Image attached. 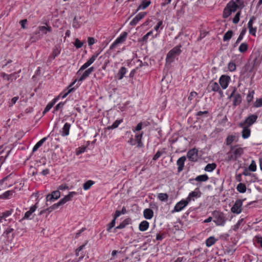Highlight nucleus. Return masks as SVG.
Instances as JSON below:
<instances>
[{"label":"nucleus","instance_id":"nucleus-1","mask_svg":"<svg viewBox=\"0 0 262 262\" xmlns=\"http://www.w3.org/2000/svg\"><path fill=\"white\" fill-rule=\"evenodd\" d=\"M244 153L243 148L238 145L231 146L230 150L227 153L228 161H236Z\"/></svg>","mask_w":262,"mask_h":262},{"label":"nucleus","instance_id":"nucleus-2","mask_svg":"<svg viewBox=\"0 0 262 262\" xmlns=\"http://www.w3.org/2000/svg\"><path fill=\"white\" fill-rule=\"evenodd\" d=\"M181 46H177L171 50L167 54L166 60L168 62H172L174 58L178 56L181 52L180 50Z\"/></svg>","mask_w":262,"mask_h":262},{"label":"nucleus","instance_id":"nucleus-3","mask_svg":"<svg viewBox=\"0 0 262 262\" xmlns=\"http://www.w3.org/2000/svg\"><path fill=\"white\" fill-rule=\"evenodd\" d=\"M257 118L258 116L256 114L250 115L245 119L244 122H240L238 124V126L243 127L244 125H246L250 127L256 122Z\"/></svg>","mask_w":262,"mask_h":262},{"label":"nucleus","instance_id":"nucleus-4","mask_svg":"<svg viewBox=\"0 0 262 262\" xmlns=\"http://www.w3.org/2000/svg\"><path fill=\"white\" fill-rule=\"evenodd\" d=\"M236 89L234 88L231 94L229 96V98H233V105L236 106L240 104L242 102V98L241 94L236 93Z\"/></svg>","mask_w":262,"mask_h":262},{"label":"nucleus","instance_id":"nucleus-5","mask_svg":"<svg viewBox=\"0 0 262 262\" xmlns=\"http://www.w3.org/2000/svg\"><path fill=\"white\" fill-rule=\"evenodd\" d=\"M127 36V33L126 32H123L121 35L112 44L110 47V49H113L115 48L117 45L123 42L126 40Z\"/></svg>","mask_w":262,"mask_h":262},{"label":"nucleus","instance_id":"nucleus-6","mask_svg":"<svg viewBox=\"0 0 262 262\" xmlns=\"http://www.w3.org/2000/svg\"><path fill=\"white\" fill-rule=\"evenodd\" d=\"M98 54L93 55L90 59L87 61L84 64H83L80 68V69L78 70L77 74H79L80 72L85 69H86L87 68H88L90 66H91L96 60V58L98 56Z\"/></svg>","mask_w":262,"mask_h":262},{"label":"nucleus","instance_id":"nucleus-7","mask_svg":"<svg viewBox=\"0 0 262 262\" xmlns=\"http://www.w3.org/2000/svg\"><path fill=\"white\" fill-rule=\"evenodd\" d=\"M242 204L243 202L241 200H236L231 209V212L236 214L240 213L242 211Z\"/></svg>","mask_w":262,"mask_h":262},{"label":"nucleus","instance_id":"nucleus-8","mask_svg":"<svg viewBox=\"0 0 262 262\" xmlns=\"http://www.w3.org/2000/svg\"><path fill=\"white\" fill-rule=\"evenodd\" d=\"M201 195V192L199 190L198 188H196L193 191H192L189 193L188 197L186 198V200L188 202H190L191 200L194 201V198H198L200 197Z\"/></svg>","mask_w":262,"mask_h":262},{"label":"nucleus","instance_id":"nucleus-9","mask_svg":"<svg viewBox=\"0 0 262 262\" xmlns=\"http://www.w3.org/2000/svg\"><path fill=\"white\" fill-rule=\"evenodd\" d=\"M230 80V77L229 76H221L219 80V82L223 89H225L227 88Z\"/></svg>","mask_w":262,"mask_h":262},{"label":"nucleus","instance_id":"nucleus-10","mask_svg":"<svg viewBox=\"0 0 262 262\" xmlns=\"http://www.w3.org/2000/svg\"><path fill=\"white\" fill-rule=\"evenodd\" d=\"M187 156L190 161H196L198 159V150L195 148L189 150L187 152Z\"/></svg>","mask_w":262,"mask_h":262},{"label":"nucleus","instance_id":"nucleus-11","mask_svg":"<svg viewBox=\"0 0 262 262\" xmlns=\"http://www.w3.org/2000/svg\"><path fill=\"white\" fill-rule=\"evenodd\" d=\"M189 203L187 200L186 199L185 200H182L180 202H178L175 206L174 210L172 211L173 212H179L182 210Z\"/></svg>","mask_w":262,"mask_h":262},{"label":"nucleus","instance_id":"nucleus-12","mask_svg":"<svg viewBox=\"0 0 262 262\" xmlns=\"http://www.w3.org/2000/svg\"><path fill=\"white\" fill-rule=\"evenodd\" d=\"M20 72V70H19L18 72H14L13 73H12L10 75H8L7 74H6L5 73H4V72H2L1 73V76L7 79V80H10V81H13L14 79L15 80L16 79V78H17V75L18 74V73H19Z\"/></svg>","mask_w":262,"mask_h":262},{"label":"nucleus","instance_id":"nucleus-13","mask_svg":"<svg viewBox=\"0 0 262 262\" xmlns=\"http://www.w3.org/2000/svg\"><path fill=\"white\" fill-rule=\"evenodd\" d=\"M60 193L58 190L54 191L51 194L47 195L46 197L47 202L57 200L60 198Z\"/></svg>","mask_w":262,"mask_h":262},{"label":"nucleus","instance_id":"nucleus-14","mask_svg":"<svg viewBox=\"0 0 262 262\" xmlns=\"http://www.w3.org/2000/svg\"><path fill=\"white\" fill-rule=\"evenodd\" d=\"M37 204L38 202H37L34 205L30 207L29 210L25 213V215L22 219V220L31 219L30 217L32 214L36 210V209L38 207Z\"/></svg>","mask_w":262,"mask_h":262},{"label":"nucleus","instance_id":"nucleus-15","mask_svg":"<svg viewBox=\"0 0 262 262\" xmlns=\"http://www.w3.org/2000/svg\"><path fill=\"white\" fill-rule=\"evenodd\" d=\"M146 15V12H141L137 14L130 22V25L135 26Z\"/></svg>","mask_w":262,"mask_h":262},{"label":"nucleus","instance_id":"nucleus-16","mask_svg":"<svg viewBox=\"0 0 262 262\" xmlns=\"http://www.w3.org/2000/svg\"><path fill=\"white\" fill-rule=\"evenodd\" d=\"M95 70V68L93 67H92L86 70L82 75V76L79 78L78 81H82L85 79L87 77H88L90 75L94 72Z\"/></svg>","mask_w":262,"mask_h":262},{"label":"nucleus","instance_id":"nucleus-17","mask_svg":"<svg viewBox=\"0 0 262 262\" xmlns=\"http://www.w3.org/2000/svg\"><path fill=\"white\" fill-rule=\"evenodd\" d=\"M76 194L75 192H70L68 195H66L64 198L61 199L59 201V204L60 205H62L64 204L68 201H69L71 200V199Z\"/></svg>","mask_w":262,"mask_h":262},{"label":"nucleus","instance_id":"nucleus-18","mask_svg":"<svg viewBox=\"0 0 262 262\" xmlns=\"http://www.w3.org/2000/svg\"><path fill=\"white\" fill-rule=\"evenodd\" d=\"M208 87L212 91L219 92L220 94H223V92L221 90L219 84L216 82H211L208 85Z\"/></svg>","mask_w":262,"mask_h":262},{"label":"nucleus","instance_id":"nucleus-19","mask_svg":"<svg viewBox=\"0 0 262 262\" xmlns=\"http://www.w3.org/2000/svg\"><path fill=\"white\" fill-rule=\"evenodd\" d=\"M185 156L181 157L177 161V164L178 166V171L179 172L182 171L183 169L185 161H186Z\"/></svg>","mask_w":262,"mask_h":262},{"label":"nucleus","instance_id":"nucleus-20","mask_svg":"<svg viewBox=\"0 0 262 262\" xmlns=\"http://www.w3.org/2000/svg\"><path fill=\"white\" fill-rule=\"evenodd\" d=\"M243 128V130L242 132V136L243 138L247 139L249 138L250 136L251 130L249 126L244 125L243 127H241Z\"/></svg>","mask_w":262,"mask_h":262},{"label":"nucleus","instance_id":"nucleus-21","mask_svg":"<svg viewBox=\"0 0 262 262\" xmlns=\"http://www.w3.org/2000/svg\"><path fill=\"white\" fill-rule=\"evenodd\" d=\"M61 49L59 47L55 46L53 50L52 55L49 57L48 60L51 61L55 58V57L60 54Z\"/></svg>","mask_w":262,"mask_h":262},{"label":"nucleus","instance_id":"nucleus-22","mask_svg":"<svg viewBox=\"0 0 262 262\" xmlns=\"http://www.w3.org/2000/svg\"><path fill=\"white\" fill-rule=\"evenodd\" d=\"M70 127L71 124L68 123H66L60 132L61 135L63 137L69 135Z\"/></svg>","mask_w":262,"mask_h":262},{"label":"nucleus","instance_id":"nucleus-23","mask_svg":"<svg viewBox=\"0 0 262 262\" xmlns=\"http://www.w3.org/2000/svg\"><path fill=\"white\" fill-rule=\"evenodd\" d=\"M144 217L147 220L151 219L154 215V211L149 208L145 209L143 212Z\"/></svg>","mask_w":262,"mask_h":262},{"label":"nucleus","instance_id":"nucleus-24","mask_svg":"<svg viewBox=\"0 0 262 262\" xmlns=\"http://www.w3.org/2000/svg\"><path fill=\"white\" fill-rule=\"evenodd\" d=\"M126 68L124 67H122L119 69L116 75V77L119 80H121L123 78V77H124V75L126 73Z\"/></svg>","mask_w":262,"mask_h":262},{"label":"nucleus","instance_id":"nucleus-25","mask_svg":"<svg viewBox=\"0 0 262 262\" xmlns=\"http://www.w3.org/2000/svg\"><path fill=\"white\" fill-rule=\"evenodd\" d=\"M130 222V219H126L124 220L122 223L120 224V225L118 226H117L115 229L114 230L116 231L117 229H121L125 228L126 225H128Z\"/></svg>","mask_w":262,"mask_h":262},{"label":"nucleus","instance_id":"nucleus-26","mask_svg":"<svg viewBox=\"0 0 262 262\" xmlns=\"http://www.w3.org/2000/svg\"><path fill=\"white\" fill-rule=\"evenodd\" d=\"M251 57H254V56H252ZM252 57L251 58L252 59ZM251 64H252V67L251 69L250 70V72H252L255 68L258 66L259 64V62L257 59V57L256 56H254V57L252 59V61H251Z\"/></svg>","mask_w":262,"mask_h":262},{"label":"nucleus","instance_id":"nucleus-27","mask_svg":"<svg viewBox=\"0 0 262 262\" xmlns=\"http://www.w3.org/2000/svg\"><path fill=\"white\" fill-rule=\"evenodd\" d=\"M217 217L216 218V220H214L213 221L217 225H222L225 222L224 217H223V215L222 213H220L219 212H217Z\"/></svg>","mask_w":262,"mask_h":262},{"label":"nucleus","instance_id":"nucleus-28","mask_svg":"<svg viewBox=\"0 0 262 262\" xmlns=\"http://www.w3.org/2000/svg\"><path fill=\"white\" fill-rule=\"evenodd\" d=\"M149 227V223L146 221H142L139 225V229L141 231H146Z\"/></svg>","mask_w":262,"mask_h":262},{"label":"nucleus","instance_id":"nucleus-29","mask_svg":"<svg viewBox=\"0 0 262 262\" xmlns=\"http://www.w3.org/2000/svg\"><path fill=\"white\" fill-rule=\"evenodd\" d=\"M47 139V137H44L42 139H41L39 141H38L34 146L32 151L35 152V151H36L46 141Z\"/></svg>","mask_w":262,"mask_h":262},{"label":"nucleus","instance_id":"nucleus-30","mask_svg":"<svg viewBox=\"0 0 262 262\" xmlns=\"http://www.w3.org/2000/svg\"><path fill=\"white\" fill-rule=\"evenodd\" d=\"M227 6L231 10V12H235L238 7V5L233 1H230Z\"/></svg>","mask_w":262,"mask_h":262},{"label":"nucleus","instance_id":"nucleus-31","mask_svg":"<svg viewBox=\"0 0 262 262\" xmlns=\"http://www.w3.org/2000/svg\"><path fill=\"white\" fill-rule=\"evenodd\" d=\"M41 38V36L39 32L37 31L31 37L30 41L31 42H34Z\"/></svg>","mask_w":262,"mask_h":262},{"label":"nucleus","instance_id":"nucleus-32","mask_svg":"<svg viewBox=\"0 0 262 262\" xmlns=\"http://www.w3.org/2000/svg\"><path fill=\"white\" fill-rule=\"evenodd\" d=\"M216 167V164L213 163L211 164H208L204 168V170L208 172H211L214 170Z\"/></svg>","mask_w":262,"mask_h":262},{"label":"nucleus","instance_id":"nucleus-33","mask_svg":"<svg viewBox=\"0 0 262 262\" xmlns=\"http://www.w3.org/2000/svg\"><path fill=\"white\" fill-rule=\"evenodd\" d=\"M52 30L51 27L50 26H39L38 27V32H42V33L45 34H47L48 32H51Z\"/></svg>","mask_w":262,"mask_h":262},{"label":"nucleus","instance_id":"nucleus-34","mask_svg":"<svg viewBox=\"0 0 262 262\" xmlns=\"http://www.w3.org/2000/svg\"><path fill=\"white\" fill-rule=\"evenodd\" d=\"M208 179V176L205 174L197 176L194 180L198 182H205L207 181Z\"/></svg>","mask_w":262,"mask_h":262},{"label":"nucleus","instance_id":"nucleus-35","mask_svg":"<svg viewBox=\"0 0 262 262\" xmlns=\"http://www.w3.org/2000/svg\"><path fill=\"white\" fill-rule=\"evenodd\" d=\"M233 35V31L232 30L228 31L224 35L223 40L224 41H227L229 40Z\"/></svg>","mask_w":262,"mask_h":262},{"label":"nucleus","instance_id":"nucleus-36","mask_svg":"<svg viewBox=\"0 0 262 262\" xmlns=\"http://www.w3.org/2000/svg\"><path fill=\"white\" fill-rule=\"evenodd\" d=\"M150 4V1H149L147 2H143L142 4L139 6L136 11H138L141 9L144 10L146 9Z\"/></svg>","mask_w":262,"mask_h":262},{"label":"nucleus","instance_id":"nucleus-37","mask_svg":"<svg viewBox=\"0 0 262 262\" xmlns=\"http://www.w3.org/2000/svg\"><path fill=\"white\" fill-rule=\"evenodd\" d=\"M76 80H75L74 82H73L69 86V87L68 88V91L67 92H66L62 96V98H66L68 95L71 92H72V91H74V88H71L72 86L74 84V83L76 82Z\"/></svg>","mask_w":262,"mask_h":262},{"label":"nucleus","instance_id":"nucleus-38","mask_svg":"<svg viewBox=\"0 0 262 262\" xmlns=\"http://www.w3.org/2000/svg\"><path fill=\"white\" fill-rule=\"evenodd\" d=\"M216 242V239L214 237L211 236L208 238L206 241V244L207 247H210L213 245Z\"/></svg>","mask_w":262,"mask_h":262},{"label":"nucleus","instance_id":"nucleus-39","mask_svg":"<svg viewBox=\"0 0 262 262\" xmlns=\"http://www.w3.org/2000/svg\"><path fill=\"white\" fill-rule=\"evenodd\" d=\"M94 184V182L92 180H88L83 185V188L84 190H86L90 188V187Z\"/></svg>","mask_w":262,"mask_h":262},{"label":"nucleus","instance_id":"nucleus-40","mask_svg":"<svg viewBox=\"0 0 262 262\" xmlns=\"http://www.w3.org/2000/svg\"><path fill=\"white\" fill-rule=\"evenodd\" d=\"M142 135H143V133H142L141 134L137 135L135 136L136 141H137V142L138 143V147H141L143 145V143H142V141H141Z\"/></svg>","mask_w":262,"mask_h":262},{"label":"nucleus","instance_id":"nucleus-41","mask_svg":"<svg viewBox=\"0 0 262 262\" xmlns=\"http://www.w3.org/2000/svg\"><path fill=\"white\" fill-rule=\"evenodd\" d=\"M248 44L246 42H243L239 46L238 50L241 53H245L248 50Z\"/></svg>","mask_w":262,"mask_h":262},{"label":"nucleus","instance_id":"nucleus-42","mask_svg":"<svg viewBox=\"0 0 262 262\" xmlns=\"http://www.w3.org/2000/svg\"><path fill=\"white\" fill-rule=\"evenodd\" d=\"M57 99V98H55L53 100V102H50L49 103L47 106L46 107H45L43 112V114H45V113H46L47 112H48V111H49V110L53 107V106L54 105V104H55V102H56V100Z\"/></svg>","mask_w":262,"mask_h":262},{"label":"nucleus","instance_id":"nucleus-43","mask_svg":"<svg viewBox=\"0 0 262 262\" xmlns=\"http://www.w3.org/2000/svg\"><path fill=\"white\" fill-rule=\"evenodd\" d=\"M236 189L239 192L244 193L246 190V187L244 184L239 183L237 185Z\"/></svg>","mask_w":262,"mask_h":262},{"label":"nucleus","instance_id":"nucleus-44","mask_svg":"<svg viewBox=\"0 0 262 262\" xmlns=\"http://www.w3.org/2000/svg\"><path fill=\"white\" fill-rule=\"evenodd\" d=\"M158 198L161 201H166L168 200V195L166 193H160L158 194Z\"/></svg>","mask_w":262,"mask_h":262},{"label":"nucleus","instance_id":"nucleus-45","mask_svg":"<svg viewBox=\"0 0 262 262\" xmlns=\"http://www.w3.org/2000/svg\"><path fill=\"white\" fill-rule=\"evenodd\" d=\"M231 13V10L227 6L224 10L223 16L224 18H227Z\"/></svg>","mask_w":262,"mask_h":262},{"label":"nucleus","instance_id":"nucleus-46","mask_svg":"<svg viewBox=\"0 0 262 262\" xmlns=\"http://www.w3.org/2000/svg\"><path fill=\"white\" fill-rule=\"evenodd\" d=\"M121 122V120H116L112 125L108 126L106 128L107 129H113L116 128L118 126Z\"/></svg>","mask_w":262,"mask_h":262},{"label":"nucleus","instance_id":"nucleus-47","mask_svg":"<svg viewBox=\"0 0 262 262\" xmlns=\"http://www.w3.org/2000/svg\"><path fill=\"white\" fill-rule=\"evenodd\" d=\"M235 136H228L226 138V144L227 145H230L232 143V142L235 140Z\"/></svg>","mask_w":262,"mask_h":262},{"label":"nucleus","instance_id":"nucleus-48","mask_svg":"<svg viewBox=\"0 0 262 262\" xmlns=\"http://www.w3.org/2000/svg\"><path fill=\"white\" fill-rule=\"evenodd\" d=\"M228 70L231 72H233L236 70V64L233 62H230L228 64Z\"/></svg>","mask_w":262,"mask_h":262},{"label":"nucleus","instance_id":"nucleus-49","mask_svg":"<svg viewBox=\"0 0 262 262\" xmlns=\"http://www.w3.org/2000/svg\"><path fill=\"white\" fill-rule=\"evenodd\" d=\"M249 170L251 171H255L256 170V163L254 160L251 161L250 165L249 166Z\"/></svg>","mask_w":262,"mask_h":262},{"label":"nucleus","instance_id":"nucleus-50","mask_svg":"<svg viewBox=\"0 0 262 262\" xmlns=\"http://www.w3.org/2000/svg\"><path fill=\"white\" fill-rule=\"evenodd\" d=\"M255 19H256V17L254 16H252L250 18V19L248 23V28H249V30L250 29V28H252L253 27V22L255 20Z\"/></svg>","mask_w":262,"mask_h":262},{"label":"nucleus","instance_id":"nucleus-51","mask_svg":"<svg viewBox=\"0 0 262 262\" xmlns=\"http://www.w3.org/2000/svg\"><path fill=\"white\" fill-rule=\"evenodd\" d=\"M254 106L255 107H259L262 106V98L256 99L254 102Z\"/></svg>","mask_w":262,"mask_h":262},{"label":"nucleus","instance_id":"nucleus-52","mask_svg":"<svg viewBox=\"0 0 262 262\" xmlns=\"http://www.w3.org/2000/svg\"><path fill=\"white\" fill-rule=\"evenodd\" d=\"M254 94V92L253 91H252V92H250L248 94V95L247 96V98H246L248 102H250L252 101L253 98Z\"/></svg>","mask_w":262,"mask_h":262},{"label":"nucleus","instance_id":"nucleus-53","mask_svg":"<svg viewBox=\"0 0 262 262\" xmlns=\"http://www.w3.org/2000/svg\"><path fill=\"white\" fill-rule=\"evenodd\" d=\"M240 14H241V12L239 11L238 12L235 16H234V17L233 18V23L235 24H237L239 20V16H240Z\"/></svg>","mask_w":262,"mask_h":262},{"label":"nucleus","instance_id":"nucleus-54","mask_svg":"<svg viewBox=\"0 0 262 262\" xmlns=\"http://www.w3.org/2000/svg\"><path fill=\"white\" fill-rule=\"evenodd\" d=\"M74 45L77 48H80L83 46V42L80 41L78 38L75 39Z\"/></svg>","mask_w":262,"mask_h":262},{"label":"nucleus","instance_id":"nucleus-55","mask_svg":"<svg viewBox=\"0 0 262 262\" xmlns=\"http://www.w3.org/2000/svg\"><path fill=\"white\" fill-rule=\"evenodd\" d=\"M198 93L195 92H191L189 96L188 99L191 101L194 97H196Z\"/></svg>","mask_w":262,"mask_h":262},{"label":"nucleus","instance_id":"nucleus-56","mask_svg":"<svg viewBox=\"0 0 262 262\" xmlns=\"http://www.w3.org/2000/svg\"><path fill=\"white\" fill-rule=\"evenodd\" d=\"M12 212V210H8L6 212L2 213V214L1 215L2 219L6 218V217L9 216L11 214Z\"/></svg>","mask_w":262,"mask_h":262},{"label":"nucleus","instance_id":"nucleus-57","mask_svg":"<svg viewBox=\"0 0 262 262\" xmlns=\"http://www.w3.org/2000/svg\"><path fill=\"white\" fill-rule=\"evenodd\" d=\"M86 149V147L82 146L78 148V149L76 151V155H79L82 152H84Z\"/></svg>","mask_w":262,"mask_h":262},{"label":"nucleus","instance_id":"nucleus-58","mask_svg":"<svg viewBox=\"0 0 262 262\" xmlns=\"http://www.w3.org/2000/svg\"><path fill=\"white\" fill-rule=\"evenodd\" d=\"M14 193L13 191L9 190L3 193V196L5 198H8L9 196L12 195Z\"/></svg>","mask_w":262,"mask_h":262},{"label":"nucleus","instance_id":"nucleus-59","mask_svg":"<svg viewBox=\"0 0 262 262\" xmlns=\"http://www.w3.org/2000/svg\"><path fill=\"white\" fill-rule=\"evenodd\" d=\"M142 125H143L142 122H141L137 124V125L136 126L135 129L134 130H133L134 132L140 130L142 129Z\"/></svg>","mask_w":262,"mask_h":262},{"label":"nucleus","instance_id":"nucleus-60","mask_svg":"<svg viewBox=\"0 0 262 262\" xmlns=\"http://www.w3.org/2000/svg\"><path fill=\"white\" fill-rule=\"evenodd\" d=\"M152 34V32L149 31L147 34H146L143 37H142V41L146 42L148 38V36Z\"/></svg>","mask_w":262,"mask_h":262},{"label":"nucleus","instance_id":"nucleus-61","mask_svg":"<svg viewBox=\"0 0 262 262\" xmlns=\"http://www.w3.org/2000/svg\"><path fill=\"white\" fill-rule=\"evenodd\" d=\"M243 221H244L243 219H240L239 220H238L237 223L234 225V229L235 230V229L238 228V227L240 226L241 224L243 223Z\"/></svg>","mask_w":262,"mask_h":262},{"label":"nucleus","instance_id":"nucleus-62","mask_svg":"<svg viewBox=\"0 0 262 262\" xmlns=\"http://www.w3.org/2000/svg\"><path fill=\"white\" fill-rule=\"evenodd\" d=\"M256 27L250 28V29H249V33L255 36L256 35Z\"/></svg>","mask_w":262,"mask_h":262},{"label":"nucleus","instance_id":"nucleus-63","mask_svg":"<svg viewBox=\"0 0 262 262\" xmlns=\"http://www.w3.org/2000/svg\"><path fill=\"white\" fill-rule=\"evenodd\" d=\"M88 42L89 46H92L95 43V39L93 37H89L88 39Z\"/></svg>","mask_w":262,"mask_h":262},{"label":"nucleus","instance_id":"nucleus-64","mask_svg":"<svg viewBox=\"0 0 262 262\" xmlns=\"http://www.w3.org/2000/svg\"><path fill=\"white\" fill-rule=\"evenodd\" d=\"M162 155V152L161 151H157L156 155L153 157V160L156 161Z\"/></svg>","mask_w":262,"mask_h":262}]
</instances>
